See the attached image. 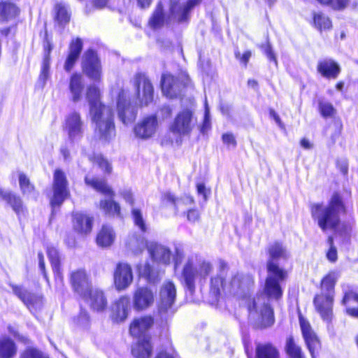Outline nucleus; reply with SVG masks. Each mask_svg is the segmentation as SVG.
I'll return each instance as SVG.
<instances>
[{"mask_svg":"<svg viewBox=\"0 0 358 358\" xmlns=\"http://www.w3.org/2000/svg\"><path fill=\"white\" fill-rule=\"evenodd\" d=\"M267 252L268 275L264 293L257 294L248 304L249 320L257 329H265L274 324L273 310L269 300H278L281 297L282 290L280 284L286 278V272L275 262L289 257L285 247L278 241L270 243L267 247Z\"/></svg>","mask_w":358,"mask_h":358,"instance_id":"f257e3e1","label":"nucleus"},{"mask_svg":"<svg viewBox=\"0 0 358 358\" xmlns=\"http://www.w3.org/2000/svg\"><path fill=\"white\" fill-rule=\"evenodd\" d=\"M213 264L197 254H191L185 259L181 272L180 281L185 288L193 294L196 286L203 287L208 277L210 279V294L215 300L222 292H229V282L226 278L228 273L227 263L221 262L215 274L212 275Z\"/></svg>","mask_w":358,"mask_h":358,"instance_id":"f03ea898","label":"nucleus"},{"mask_svg":"<svg viewBox=\"0 0 358 358\" xmlns=\"http://www.w3.org/2000/svg\"><path fill=\"white\" fill-rule=\"evenodd\" d=\"M86 99L90 106V116L95 124V132L103 141H109L115 136L113 113L110 106L101 102L99 89L94 85L88 87Z\"/></svg>","mask_w":358,"mask_h":358,"instance_id":"7ed1b4c3","label":"nucleus"},{"mask_svg":"<svg viewBox=\"0 0 358 358\" xmlns=\"http://www.w3.org/2000/svg\"><path fill=\"white\" fill-rule=\"evenodd\" d=\"M344 210L341 197L334 194L328 205L313 203L311 206V215L314 221L323 231L335 230L340 224V214Z\"/></svg>","mask_w":358,"mask_h":358,"instance_id":"20e7f679","label":"nucleus"},{"mask_svg":"<svg viewBox=\"0 0 358 358\" xmlns=\"http://www.w3.org/2000/svg\"><path fill=\"white\" fill-rule=\"evenodd\" d=\"M339 277L337 272L329 273L322 280V293L315 296L313 303L321 318L329 324L333 319L334 287Z\"/></svg>","mask_w":358,"mask_h":358,"instance_id":"39448f33","label":"nucleus"},{"mask_svg":"<svg viewBox=\"0 0 358 358\" xmlns=\"http://www.w3.org/2000/svg\"><path fill=\"white\" fill-rule=\"evenodd\" d=\"M148 251L154 262L164 265L170 264L172 253L167 246L156 242H150L148 245ZM183 258V250L180 247H176L175 253L173 255L175 268H177L182 263Z\"/></svg>","mask_w":358,"mask_h":358,"instance_id":"423d86ee","label":"nucleus"},{"mask_svg":"<svg viewBox=\"0 0 358 358\" xmlns=\"http://www.w3.org/2000/svg\"><path fill=\"white\" fill-rule=\"evenodd\" d=\"M176 297V288L171 281L165 282L159 292L158 313L162 321L166 322L174 314L173 305Z\"/></svg>","mask_w":358,"mask_h":358,"instance_id":"0eeeda50","label":"nucleus"},{"mask_svg":"<svg viewBox=\"0 0 358 358\" xmlns=\"http://www.w3.org/2000/svg\"><path fill=\"white\" fill-rule=\"evenodd\" d=\"M86 127L78 112L73 111L65 117L64 130L67 133L68 138L72 143L79 142L83 138Z\"/></svg>","mask_w":358,"mask_h":358,"instance_id":"6e6552de","label":"nucleus"},{"mask_svg":"<svg viewBox=\"0 0 358 358\" xmlns=\"http://www.w3.org/2000/svg\"><path fill=\"white\" fill-rule=\"evenodd\" d=\"M195 124L196 119L192 112L189 109H184L176 115L169 129L176 136H184L191 133Z\"/></svg>","mask_w":358,"mask_h":358,"instance_id":"1a4fd4ad","label":"nucleus"},{"mask_svg":"<svg viewBox=\"0 0 358 358\" xmlns=\"http://www.w3.org/2000/svg\"><path fill=\"white\" fill-rule=\"evenodd\" d=\"M53 196L50 203L54 208L59 206L69 194L68 181L65 173L61 169H56L53 175Z\"/></svg>","mask_w":358,"mask_h":358,"instance_id":"9d476101","label":"nucleus"},{"mask_svg":"<svg viewBox=\"0 0 358 358\" xmlns=\"http://www.w3.org/2000/svg\"><path fill=\"white\" fill-rule=\"evenodd\" d=\"M253 285L252 275L241 272L234 273L229 281V292L241 297L245 296L249 293Z\"/></svg>","mask_w":358,"mask_h":358,"instance_id":"9b49d317","label":"nucleus"},{"mask_svg":"<svg viewBox=\"0 0 358 358\" xmlns=\"http://www.w3.org/2000/svg\"><path fill=\"white\" fill-rule=\"evenodd\" d=\"M117 115L124 124L132 123L137 114L136 106L131 105L127 91L121 90L118 93L117 100Z\"/></svg>","mask_w":358,"mask_h":358,"instance_id":"f8f14e48","label":"nucleus"},{"mask_svg":"<svg viewBox=\"0 0 358 358\" xmlns=\"http://www.w3.org/2000/svg\"><path fill=\"white\" fill-rule=\"evenodd\" d=\"M83 70L87 77L94 81L101 78V66L96 53L92 50L86 51L83 57Z\"/></svg>","mask_w":358,"mask_h":358,"instance_id":"ddd939ff","label":"nucleus"},{"mask_svg":"<svg viewBox=\"0 0 358 358\" xmlns=\"http://www.w3.org/2000/svg\"><path fill=\"white\" fill-rule=\"evenodd\" d=\"M299 324L303 338L312 358H316L321 348L320 341L308 320L299 317Z\"/></svg>","mask_w":358,"mask_h":358,"instance_id":"4468645a","label":"nucleus"},{"mask_svg":"<svg viewBox=\"0 0 358 358\" xmlns=\"http://www.w3.org/2000/svg\"><path fill=\"white\" fill-rule=\"evenodd\" d=\"M134 85L136 88L137 95L141 104L147 106L153 100V86L143 73H137L134 79Z\"/></svg>","mask_w":358,"mask_h":358,"instance_id":"2eb2a0df","label":"nucleus"},{"mask_svg":"<svg viewBox=\"0 0 358 358\" xmlns=\"http://www.w3.org/2000/svg\"><path fill=\"white\" fill-rule=\"evenodd\" d=\"M115 286L118 290L127 289L133 281V273L129 264L120 262L117 264L113 273Z\"/></svg>","mask_w":358,"mask_h":358,"instance_id":"dca6fc26","label":"nucleus"},{"mask_svg":"<svg viewBox=\"0 0 358 358\" xmlns=\"http://www.w3.org/2000/svg\"><path fill=\"white\" fill-rule=\"evenodd\" d=\"M90 307L96 312H102L107 307V299L102 290L91 287L80 296Z\"/></svg>","mask_w":358,"mask_h":358,"instance_id":"f3484780","label":"nucleus"},{"mask_svg":"<svg viewBox=\"0 0 358 358\" xmlns=\"http://www.w3.org/2000/svg\"><path fill=\"white\" fill-rule=\"evenodd\" d=\"M158 127L157 117L154 115L144 117L134 127L136 136L142 139L151 138L156 132Z\"/></svg>","mask_w":358,"mask_h":358,"instance_id":"a211bd4d","label":"nucleus"},{"mask_svg":"<svg viewBox=\"0 0 358 358\" xmlns=\"http://www.w3.org/2000/svg\"><path fill=\"white\" fill-rule=\"evenodd\" d=\"M344 294L341 303L346 307V313L352 317L358 318V292L348 285H342Z\"/></svg>","mask_w":358,"mask_h":358,"instance_id":"6ab92c4d","label":"nucleus"},{"mask_svg":"<svg viewBox=\"0 0 358 358\" xmlns=\"http://www.w3.org/2000/svg\"><path fill=\"white\" fill-rule=\"evenodd\" d=\"M154 324V319L151 316H143L135 318L130 324L129 332L131 335L137 338L150 336L148 331Z\"/></svg>","mask_w":358,"mask_h":358,"instance_id":"aec40b11","label":"nucleus"},{"mask_svg":"<svg viewBox=\"0 0 358 358\" xmlns=\"http://www.w3.org/2000/svg\"><path fill=\"white\" fill-rule=\"evenodd\" d=\"M155 299L154 292L148 287L137 289L133 296L134 307L136 310H143L150 306Z\"/></svg>","mask_w":358,"mask_h":358,"instance_id":"412c9836","label":"nucleus"},{"mask_svg":"<svg viewBox=\"0 0 358 358\" xmlns=\"http://www.w3.org/2000/svg\"><path fill=\"white\" fill-rule=\"evenodd\" d=\"M14 294L32 311L33 309L40 308L42 303V297L28 292L20 286H13Z\"/></svg>","mask_w":358,"mask_h":358,"instance_id":"4be33fe9","label":"nucleus"},{"mask_svg":"<svg viewBox=\"0 0 358 358\" xmlns=\"http://www.w3.org/2000/svg\"><path fill=\"white\" fill-rule=\"evenodd\" d=\"M70 280L74 291L80 296L85 294L92 287L88 275L83 269L73 271L71 273Z\"/></svg>","mask_w":358,"mask_h":358,"instance_id":"5701e85b","label":"nucleus"},{"mask_svg":"<svg viewBox=\"0 0 358 358\" xmlns=\"http://www.w3.org/2000/svg\"><path fill=\"white\" fill-rule=\"evenodd\" d=\"M171 20L179 22L177 19H175L170 11V14L168 17H165L164 13V7L162 1L159 2L157 5L150 20L149 24L153 29H158L164 26L165 22H171ZM181 22H180V23Z\"/></svg>","mask_w":358,"mask_h":358,"instance_id":"b1692460","label":"nucleus"},{"mask_svg":"<svg viewBox=\"0 0 358 358\" xmlns=\"http://www.w3.org/2000/svg\"><path fill=\"white\" fill-rule=\"evenodd\" d=\"M152 350L150 343V336L138 338L131 348V353L136 358H150Z\"/></svg>","mask_w":358,"mask_h":358,"instance_id":"393cba45","label":"nucleus"},{"mask_svg":"<svg viewBox=\"0 0 358 358\" xmlns=\"http://www.w3.org/2000/svg\"><path fill=\"white\" fill-rule=\"evenodd\" d=\"M317 69L322 76L329 79H336L341 71L338 64L330 59L320 61Z\"/></svg>","mask_w":358,"mask_h":358,"instance_id":"a878e982","label":"nucleus"},{"mask_svg":"<svg viewBox=\"0 0 358 358\" xmlns=\"http://www.w3.org/2000/svg\"><path fill=\"white\" fill-rule=\"evenodd\" d=\"M162 91L169 98H173L180 93V87L176 79L171 74H164L161 81Z\"/></svg>","mask_w":358,"mask_h":358,"instance_id":"bb28decb","label":"nucleus"},{"mask_svg":"<svg viewBox=\"0 0 358 358\" xmlns=\"http://www.w3.org/2000/svg\"><path fill=\"white\" fill-rule=\"evenodd\" d=\"M92 217L76 213L73 215V228L79 233L87 234L92 231Z\"/></svg>","mask_w":358,"mask_h":358,"instance_id":"cd10ccee","label":"nucleus"},{"mask_svg":"<svg viewBox=\"0 0 358 358\" xmlns=\"http://www.w3.org/2000/svg\"><path fill=\"white\" fill-rule=\"evenodd\" d=\"M130 299L127 296L120 298L113 306V317L116 322H122L128 316Z\"/></svg>","mask_w":358,"mask_h":358,"instance_id":"c85d7f7f","label":"nucleus"},{"mask_svg":"<svg viewBox=\"0 0 358 358\" xmlns=\"http://www.w3.org/2000/svg\"><path fill=\"white\" fill-rule=\"evenodd\" d=\"M85 87L83 78L81 75L73 73L70 78L69 90L72 95V101L78 102L82 97V93Z\"/></svg>","mask_w":358,"mask_h":358,"instance_id":"c756f323","label":"nucleus"},{"mask_svg":"<svg viewBox=\"0 0 358 358\" xmlns=\"http://www.w3.org/2000/svg\"><path fill=\"white\" fill-rule=\"evenodd\" d=\"M17 353V345L7 336L0 338V358H13Z\"/></svg>","mask_w":358,"mask_h":358,"instance_id":"7c9ffc66","label":"nucleus"},{"mask_svg":"<svg viewBox=\"0 0 358 358\" xmlns=\"http://www.w3.org/2000/svg\"><path fill=\"white\" fill-rule=\"evenodd\" d=\"M162 198L164 201H166L173 206L176 210H178L183 206H187L194 203L193 198L191 196L186 194L180 198H178L171 192H166L163 194Z\"/></svg>","mask_w":358,"mask_h":358,"instance_id":"2f4dec72","label":"nucleus"},{"mask_svg":"<svg viewBox=\"0 0 358 358\" xmlns=\"http://www.w3.org/2000/svg\"><path fill=\"white\" fill-rule=\"evenodd\" d=\"M85 183L93 187L96 191L106 195L113 197L115 193L112 189L107 185L105 180L96 178H90L86 176L85 178Z\"/></svg>","mask_w":358,"mask_h":358,"instance_id":"473e14b6","label":"nucleus"},{"mask_svg":"<svg viewBox=\"0 0 358 358\" xmlns=\"http://www.w3.org/2000/svg\"><path fill=\"white\" fill-rule=\"evenodd\" d=\"M4 201L10 206L18 216L24 215L26 209L20 196L8 191L4 195Z\"/></svg>","mask_w":358,"mask_h":358,"instance_id":"72a5a7b5","label":"nucleus"},{"mask_svg":"<svg viewBox=\"0 0 358 358\" xmlns=\"http://www.w3.org/2000/svg\"><path fill=\"white\" fill-rule=\"evenodd\" d=\"M115 237V232L111 227L103 225L97 234V244L101 247L110 246L114 241Z\"/></svg>","mask_w":358,"mask_h":358,"instance_id":"f704fd0d","label":"nucleus"},{"mask_svg":"<svg viewBox=\"0 0 358 358\" xmlns=\"http://www.w3.org/2000/svg\"><path fill=\"white\" fill-rule=\"evenodd\" d=\"M148 245L143 236L137 234L129 236L127 242V248L134 254L141 253Z\"/></svg>","mask_w":358,"mask_h":358,"instance_id":"c9c22d12","label":"nucleus"},{"mask_svg":"<svg viewBox=\"0 0 358 358\" xmlns=\"http://www.w3.org/2000/svg\"><path fill=\"white\" fill-rule=\"evenodd\" d=\"M139 275L152 284L159 281L162 276L161 272L152 267L149 264H145L142 268H139Z\"/></svg>","mask_w":358,"mask_h":358,"instance_id":"e433bc0d","label":"nucleus"},{"mask_svg":"<svg viewBox=\"0 0 358 358\" xmlns=\"http://www.w3.org/2000/svg\"><path fill=\"white\" fill-rule=\"evenodd\" d=\"M19 13L18 8L10 2H0V21H7L15 17Z\"/></svg>","mask_w":358,"mask_h":358,"instance_id":"4c0bfd02","label":"nucleus"},{"mask_svg":"<svg viewBox=\"0 0 358 358\" xmlns=\"http://www.w3.org/2000/svg\"><path fill=\"white\" fill-rule=\"evenodd\" d=\"M256 358H279V352L270 343L258 344L256 347Z\"/></svg>","mask_w":358,"mask_h":358,"instance_id":"58836bf2","label":"nucleus"},{"mask_svg":"<svg viewBox=\"0 0 358 358\" xmlns=\"http://www.w3.org/2000/svg\"><path fill=\"white\" fill-rule=\"evenodd\" d=\"M285 349L289 358H306L301 348L296 344L292 336L287 338Z\"/></svg>","mask_w":358,"mask_h":358,"instance_id":"ea45409f","label":"nucleus"},{"mask_svg":"<svg viewBox=\"0 0 358 358\" xmlns=\"http://www.w3.org/2000/svg\"><path fill=\"white\" fill-rule=\"evenodd\" d=\"M18 179L22 193L27 196L36 198L34 186L31 183L29 178L24 173L19 172Z\"/></svg>","mask_w":358,"mask_h":358,"instance_id":"a19ab883","label":"nucleus"},{"mask_svg":"<svg viewBox=\"0 0 358 358\" xmlns=\"http://www.w3.org/2000/svg\"><path fill=\"white\" fill-rule=\"evenodd\" d=\"M48 258L51 262L55 278H62L59 266V255L57 250L54 247H48L47 250Z\"/></svg>","mask_w":358,"mask_h":358,"instance_id":"79ce46f5","label":"nucleus"},{"mask_svg":"<svg viewBox=\"0 0 358 358\" xmlns=\"http://www.w3.org/2000/svg\"><path fill=\"white\" fill-rule=\"evenodd\" d=\"M100 208L102 209L104 213L110 216L120 215V205L114 201L113 199H105L100 201Z\"/></svg>","mask_w":358,"mask_h":358,"instance_id":"37998d69","label":"nucleus"},{"mask_svg":"<svg viewBox=\"0 0 358 358\" xmlns=\"http://www.w3.org/2000/svg\"><path fill=\"white\" fill-rule=\"evenodd\" d=\"M56 19L60 24H66L70 20V14L68 10V6L62 2L57 3L55 5Z\"/></svg>","mask_w":358,"mask_h":358,"instance_id":"c03bdc74","label":"nucleus"},{"mask_svg":"<svg viewBox=\"0 0 358 358\" xmlns=\"http://www.w3.org/2000/svg\"><path fill=\"white\" fill-rule=\"evenodd\" d=\"M313 22L315 27L319 30H325L331 28L330 19L322 13H315L313 14Z\"/></svg>","mask_w":358,"mask_h":358,"instance_id":"a18cd8bd","label":"nucleus"},{"mask_svg":"<svg viewBox=\"0 0 358 358\" xmlns=\"http://www.w3.org/2000/svg\"><path fill=\"white\" fill-rule=\"evenodd\" d=\"M50 59L48 55H45L42 67L41 70V73L38 78V84L41 87H44L45 85L46 81L50 76Z\"/></svg>","mask_w":358,"mask_h":358,"instance_id":"49530a36","label":"nucleus"},{"mask_svg":"<svg viewBox=\"0 0 358 358\" xmlns=\"http://www.w3.org/2000/svg\"><path fill=\"white\" fill-rule=\"evenodd\" d=\"M20 358H49L42 351L34 348H26L20 356Z\"/></svg>","mask_w":358,"mask_h":358,"instance_id":"de8ad7c7","label":"nucleus"},{"mask_svg":"<svg viewBox=\"0 0 358 358\" xmlns=\"http://www.w3.org/2000/svg\"><path fill=\"white\" fill-rule=\"evenodd\" d=\"M201 1L202 0H188L185 7L180 10V13L177 15L178 17H179L180 20H188L190 10Z\"/></svg>","mask_w":358,"mask_h":358,"instance_id":"09e8293b","label":"nucleus"},{"mask_svg":"<svg viewBox=\"0 0 358 358\" xmlns=\"http://www.w3.org/2000/svg\"><path fill=\"white\" fill-rule=\"evenodd\" d=\"M185 6L186 3L183 5L178 3V0H170V9L171 15L175 19H177L179 22H187L188 20H180L179 17H178L177 16L180 13V10L185 8Z\"/></svg>","mask_w":358,"mask_h":358,"instance_id":"8fccbe9b","label":"nucleus"},{"mask_svg":"<svg viewBox=\"0 0 358 358\" xmlns=\"http://www.w3.org/2000/svg\"><path fill=\"white\" fill-rule=\"evenodd\" d=\"M131 213L135 224L143 232H145L146 231V226L140 210L134 208Z\"/></svg>","mask_w":358,"mask_h":358,"instance_id":"3c124183","label":"nucleus"},{"mask_svg":"<svg viewBox=\"0 0 358 358\" xmlns=\"http://www.w3.org/2000/svg\"><path fill=\"white\" fill-rule=\"evenodd\" d=\"M94 163L98 166L107 173H110L112 171V166L110 163L101 155H98L95 157Z\"/></svg>","mask_w":358,"mask_h":358,"instance_id":"603ef678","label":"nucleus"},{"mask_svg":"<svg viewBox=\"0 0 358 358\" xmlns=\"http://www.w3.org/2000/svg\"><path fill=\"white\" fill-rule=\"evenodd\" d=\"M75 322L78 326L83 328L88 327L90 324V316L88 313L85 310L81 309Z\"/></svg>","mask_w":358,"mask_h":358,"instance_id":"864d4df0","label":"nucleus"},{"mask_svg":"<svg viewBox=\"0 0 358 358\" xmlns=\"http://www.w3.org/2000/svg\"><path fill=\"white\" fill-rule=\"evenodd\" d=\"M319 108L322 115L325 117L333 115L334 113V108L331 103L327 101H320Z\"/></svg>","mask_w":358,"mask_h":358,"instance_id":"5fc2aeb1","label":"nucleus"},{"mask_svg":"<svg viewBox=\"0 0 358 358\" xmlns=\"http://www.w3.org/2000/svg\"><path fill=\"white\" fill-rule=\"evenodd\" d=\"M83 49V42L80 38H78L70 44L69 46V54L77 57L80 56V54Z\"/></svg>","mask_w":358,"mask_h":358,"instance_id":"6e6d98bb","label":"nucleus"},{"mask_svg":"<svg viewBox=\"0 0 358 358\" xmlns=\"http://www.w3.org/2000/svg\"><path fill=\"white\" fill-rule=\"evenodd\" d=\"M328 243L329 245V249L327 253V259L331 262H335L337 259V250L336 247L334 245V240L332 237L328 238Z\"/></svg>","mask_w":358,"mask_h":358,"instance_id":"4d7b16f0","label":"nucleus"},{"mask_svg":"<svg viewBox=\"0 0 358 358\" xmlns=\"http://www.w3.org/2000/svg\"><path fill=\"white\" fill-rule=\"evenodd\" d=\"M262 49L264 51V53L266 55L267 58L270 62H273L275 65L277 66V59L275 56L273 52L271 44L267 42L265 45H262Z\"/></svg>","mask_w":358,"mask_h":358,"instance_id":"13d9d810","label":"nucleus"},{"mask_svg":"<svg viewBox=\"0 0 358 358\" xmlns=\"http://www.w3.org/2000/svg\"><path fill=\"white\" fill-rule=\"evenodd\" d=\"M78 57H79L69 54V55L66 58V60L65 62V64H64V69L66 71H70L72 69V68L73 67V66H74L76 62L77 61V59H78Z\"/></svg>","mask_w":358,"mask_h":358,"instance_id":"bf43d9fd","label":"nucleus"},{"mask_svg":"<svg viewBox=\"0 0 358 358\" xmlns=\"http://www.w3.org/2000/svg\"><path fill=\"white\" fill-rule=\"evenodd\" d=\"M222 141L223 143L229 147L232 146L233 148H235L236 145L235 137L231 134H224L222 135Z\"/></svg>","mask_w":358,"mask_h":358,"instance_id":"052dcab7","label":"nucleus"},{"mask_svg":"<svg viewBox=\"0 0 358 358\" xmlns=\"http://www.w3.org/2000/svg\"><path fill=\"white\" fill-rule=\"evenodd\" d=\"M120 194L127 203L131 206L134 205V201L133 194L130 189H124L120 192Z\"/></svg>","mask_w":358,"mask_h":358,"instance_id":"680f3d73","label":"nucleus"},{"mask_svg":"<svg viewBox=\"0 0 358 358\" xmlns=\"http://www.w3.org/2000/svg\"><path fill=\"white\" fill-rule=\"evenodd\" d=\"M38 258L39 268L41 271V272L43 273L44 278L48 282L49 280H48V278L47 276V273L45 272L44 257H43V255L42 252H38Z\"/></svg>","mask_w":358,"mask_h":358,"instance_id":"e2e57ef3","label":"nucleus"},{"mask_svg":"<svg viewBox=\"0 0 358 358\" xmlns=\"http://www.w3.org/2000/svg\"><path fill=\"white\" fill-rule=\"evenodd\" d=\"M210 126V117H209V108L207 103V101H205V116L204 121L202 126V131L208 129Z\"/></svg>","mask_w":358,"mask_h":358,"instance_id":"0e129e2a","label":"nucleus"},{"mask_svg":"<svg viewBox=\"0 0 358 358\" xmlns=\"http://www.w3.org/2000/svg\"><path fill=\"white\" fill-rule=\"evenodd\" d=\"M199 213L198 210L192 209L188 210L187 213V219L189 221L192 222H195L199 220Z\"/></svg>","mask_w":358,"mask_h":358,"instance_id":"69168bd1","label":"nucleus"},{"mask_svg":"<svg viewBox=\"0 0 358 358\" xmlns=\"http://www.w3.org/2000/svg\"><path fill=\"white\" fill-rule=\"evenodd\" d=\"M90 5L96 9H102L107 5V0H94Z\"/></svg>","mask_w":358,"mask_h":358,"instance_id":"338daca9","label":"nucleus"},{"mask_svg":"<svg viewBox=\"0 0 358 358\" xmlns=\"http://www.w3.org/2000/svg\"><path fill=\"white\" fill-rule=\"evenodd\" d=\"M160 113L164 119L168 118L172 113V108L169 106H164L160 109Z\"/></svg>","mask_w":358,"mask_h":358,"instance_id":"774afa93","label":"nucleus"}]
</instances>
